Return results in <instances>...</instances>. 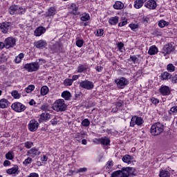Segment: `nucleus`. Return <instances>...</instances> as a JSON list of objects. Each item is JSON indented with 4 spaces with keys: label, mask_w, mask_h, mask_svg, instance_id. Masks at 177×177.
Returning a JSON list of instances; mask_svg holds the SVG:
<instances>
[{
    "label": "nucleus",
    "mask_w": 177,
    "mask_h": 177,
    "mask_svg": "<svg viewBox=\"0 0 177 177\" xmlns=\"http://www.w3.org/2000/svg\"><path fill=\"white\" fill-rule=\"evenodd\" d=\"M129 175H135L133 167H124L121 170L114 171L111 177H129Z\"/></svg>",
    "instance_id": "obj_1"
},
{
    "label": "nucleus",
    "mask_w": 177,
    "mask_h": 177,
    "mask_svg": "<svg viewBox=\"0 0 177 177\" xmlns=\"http://www.w3.org/2000/svg\"><path fill=\"white\" fill-rule=\"evenodd\" d=\"M150 132L153 136H157L164 132V126L161 123H156L151 126Z\"/></svg>",
    "instance_id": "obj_2"
},
{
    "label": "nucleus",
    "mask_w": 177,
    "mask_h": 177,
    "mask_svg": "<svg viewBox=\"0 0 177 177\" xmlns=\"http://www.w3.org/2000/svg\"><path fill=\"white\" fill-rule=\"evenodd\" d=\"M66 107H67V104H66L63 99L56 100L53 104V110L55 111H64Z\"/></svg>",
    "instance_id": "obj_3"
},
{
    "label": "nucleus",
    "mask_w": 177,
    "mask_h": 177,
    "mask_svg": "<svg viewBox=\"0 0 177 177\" xmlns=\"http://www.w3.org/2000/svg\"><path fill=\"white\" fill-rule=\"evenodd\" d=\"M78 84L80 88H82V89H86V91H92V89L95 88V84H93V82L88 80L78 82Z\"/></svg>",
    "instance_id": "obj_4"
},
{
    "label": "nucleus",
    "mask_w": 177,
    "mask_h": 177,
    "mask_svg": "<svg viewBox=\"0 0 177 177\" xmlns=\"http://www.w3.org/2000/svg\"><path fill=\"white\" fill-rule=\"evenodd\" d=\"M25 70H27L28 73H32L34 71H38L39 70V64L38 62H32L30 64H26L24 65Z\"/></svg>",
    "instance_id": "obj_5"
},
{
    "label": "nucleus",
    "mask_w": 177,
    "mask_h": 177,
    "mask_svg": "<svg viewBox=\"0 0 177 177\" xmlns=\"http://www.w3.org/2000/svg\"><path fill=\"white\" fill-rule=\"evenodd\" d=\"M12 22H2L0 24V31L2 34H8L12 30Z\"/></svg>",
    "instance_id": "obj_6"
},
{
    "label": "nucleus",
    "mask_w": 177,
    "mask_h": 177,
    "mask_svg": "<svg viewBox=\"0 0 177 177\" xmlns=\"http://www.w3.org/2000/svg\"><path fill=\"white\" fill-rule=\"evenodd\" d=\"M115 83L119 89H124L128 85V80L125 77H120L115 80Z\"/></svg>",
    "instance_id": "obj_7"
},
{
    "label": "nucleus",
    "mask_w": 177,
    "mask_h": 177,
    "mask_svg": "<svg viewBox=\"0 0 177 177\" xmlns=\"http://www.w3.org/2000/svg\"><path fill=\"white\" fill-rule=\"evenodd\" d=\"M16 42H17V39L13 37H7L5 39L6 48L9 49L10 48H13L16 45Z\"/></svg>",
    "instance_id": "obj_8"
},
{
    "label": "nucleus",
    "mask_w": 177,
    "mask_h": 177,
    "mask_svg": "<svg viewBox=\"0 0 177 177\" xmlns=\"http://www.w3.org/2000/svg\"><path fill=\"white\" fill-rule=\"evenodd\" d=\"M11 108L17 113H22L26 110V106L20 102H15L11 105Z\"/></svg>",
    "instance_id": "obj_9"
},
{
    "label": "nucleus",
    "mask_w": 177,
    "mask_h": 177,
    "mask_svg": "<svg viewBox=\"0 0 177 177\" xmlns=\"http://www.w3.org/2000/svg\"><path fill=\"white\" fill-rule=\"evenodd\" d=\"M175 48L172 46L171 44H167L165 45L162 49L161 53L164 55V56H167V55H169L174 50Z\"/></svg>",
    "instance_id": "obj_10"
},
{
    "label": "nucleus",
    "mask_w": 177,
    "mask_h": 177,
    "mask_svg": "<svg viewBox=\"0 0 177 177\" xmlns=\"http://www.w3.org/2000/svg\"><path fill=\"white\" fill-rule=\"evenodd\" d=\"M143 124V119L140 117L133 116L131 118L130 122V127H134L136 125H142Z\"/></svg>",
    "instance_id": "obj_11"
},
{
    "label": "nucleus",
    "mask_w": 177,
    "mask_h": 177,
    "mask_svg": "<svg viewBox=\"0 0 177 177\" xmlns=\"http://www.w3.org/2000/svg\"><path fill=\"white\" fill-rule=\"evenodd\" d=\"M38 127H39V123L35 120H30L28 124V129L30 132H35L38 129Z\"/></svg>",
    "instance_id": "obj_12"
},
{
    "label": "nucleus",
    "mask_w": 177,
    "mask_h": 177,
    "mask_svg": "<svg viewBox=\"0 0 177 177\" xmlns=\"http://www.w3.org/2000/svg\"><path fill=\"white\" fill-rule=\"evenodd\" d=\"M159 91L163 96H167L171 93V88L168 86H161Z\"/></svg>",
    "instance_id": "obj_13"
},
{
    "label": "nucleus",
    "mask_w": 177,
    "mask_h": 177,
    "mask_svg": "<svg viewBox=\"0 0 177 177\" xmlns=\"http://www.w3.org/2000/svg\"><path fill=\"white\" fill-rule=\"evenodd\" d=\"M35 46L37 49H42V48H46L48 46V43L45 40L41 39L35 42Z\"/></svg>",
    "instance_id": "obj_14"
},
{
    "label": "nucleus",
    "mask_w": 177,
    "mask_h": 177,
    "mask_svg": "<svg viewBox=\"0 0 177 177\" xmlns=\"http://www.w3.org/2000/svg\"><path fill=\"white\" fill-rule=\"evenodd\" d=\"M68 9L71 15H74L75 16L77 15H80V13H78V7L77 6V5H75V3H72L69 6Z\"/></svg>",
    "instance_id": "obj_15"
},
{
    "label": "nucleus",
    "mask_w": 177,
    "mask_h": 177,
    "mask_svg": "<svg viewBox=\"0 0 177 177\" xmlns=\"http://www.w3.org/2000/svg\"><path fill=\"white\" fill-rule=\"evenodd\" d=\"M145 6L148 9H156L157 8V3L154 0H149L145 4Z\"/></svg>",
    "instance_id": "obj_16"
},
{
    "label": "nucleus",
    "mask_w": 177,
    "mask_h": 177,
    "mask_svg": "<svg viewBox=\"0 0 177 177\" xmlns=\"http://www.w3.org/2000/svg\"><path fill=\"white\" fill-rule=\"evenodd\" d=\"M28 154H30L31 157H35L37 156H39L41 154V151H39V149L37 148H32L28 151L27 152Z\"/></svg>",
    "instance_id": "obj_17"
},
{
    "label": "nucleus",
    "mask_w": 177,
    "mask_h": 177,
    "mask_svg": "<svg viewBox=\"0 0 177 177\" xmlns=\"http://www.w3.org/2000/svg\"><path fill=\"white\" fill-rule=\"evenodd\" d=\"M46 31V29L45 28L40 26L38 27L35 30V37H41V34H44Z\"/></svg>",
    "instance_id": "obj_18"
},
{
    "label": "nucleus",
    "mask_w": 177,
    "mask_h": 177,
    "mask_svg": "<svg viewBox=\"0 0 177 177\" xmlns=\"http://www.w3.org/2000/svg\"><path fill=\"white\" fill-rule=\"evenodd\" d=\"M9 104H10V103L5 98L0 100V109H6L9 106Z\"/></svg>",
    "instance_id": "obj_19"
},
{
    "label": "nucleus",
    "mask_w": 177,
    "mask_h": 177,
    "mask_svg": "<svg viewBox=\"0 0 177 177\" xmlns=\"http://www.w3.org/2000/svg\"><path fill=\"white\" fill-rule=\"evenodd\" d=\"M123 162H125L126 164H131L132 161H133V158L130 155H124L122 158Z\"/></svg>",
    "instance_id": "obj_20"
},
{
    "label": "nucleus",
    "mask_w": 177,
    "mask_h": 177,
    "mask_svg": "<svg viewBox=\"0 0 177 177\" xmlns=\"http://www.w3.org/2000/svg\"><path fill=\"white\" fill-rule=\"evenodd\" d=\"M98 142L101 143V145H103L104 146H109V145H110V139L107 137L100 138L98 140Z\"/></svg>",
    "instance_id": "obj_21"
},
{
    "label": "nucleus",
    "mask_w": 177,
    "mask_h": 177,
    "mask_svg": "<svg viewBox=\"0 0 177 177\" xmlns=\"http://www.w3.org/2000/svg\"><path fill=\"white\" fill-rule=\"evenodd\" d=\"M158 53V48L156 46H152L149 48L148 54L151 56L153 55H157Z\"/></svg>",
    "instance_id": "obj_22"
},
{
    "label": "nucleus",
    "mask_w": 177,
    "mask_h": 177,
    "mask_svg": "<svg viewBox=\"0 0 177 177\" xmlns=\"http://www.w3.org/2000/svg\"><path fill=\"white\" fill-rule=\"evenodd\" d=\"M9 12L10 15H17L19 13V6H11L9 8Z\"/></svg>",
    "instance_id": "obj_23"
},
{
    "label": "nucleus",
    "mask_w": 177,
    "mask_h": 177,
    "mask_svg": "<svg viewBox=\"0 0 177 177\" xmlns=\"http://www.w3.org/2000/svg\"><path fill=\"white\" fill-rule=\"evenodd\" d=\"M146 1H147V0H137V1H136L134 3V8H136V9H140V8H142V6H143V4L145 3V2H146Z\"/></svg>",
    "instance_id": "obj_24"
},
{
    "label": "nucleus",
    "mask_w": 177,
    "mask_h": 177,
    "mask_svg": "<svg viewBox=\"0 0 177 177\" xmlns=\"http://www.w3.org/2000/svg\"><path fill=\"white\" fill-rule=\"evenodd\" d=\"M88 71V66L87 65H80L77 67V73H86Z\"/></svg>",
    "instance_id": "obj_25"
},
{
    "label": "nucleus",
    "mask_w": 177,
    "mask_h": 177,
    "mask_svg": "<svg viewBox=\"0 0 177 177\" xmlns=\"http://www.w3.org/2000/svg\"><path fill=\"white\" fill-rule=\"evenodd\" d=\"M40 120L41 121H48V120H50V114L48 113H43L40 115Z\"/></svg>",
    "instance_id": "obj_26"
},
{
    "label": "nucleus",
    "mask_w": 177,
    "mask_h": 177,
    "mask_svg": "<svg viewBox=\"0 0 177 177\" xmlns=\"http://www.w3.org/2000/svg\"><path fill=\"white\" fill-rule=\"evenodd\" d=\"M19 171V167L15 166L14 167H12L10 169H8L6 172L8 174V175H13L16 174Z\"/></svg>",
    "instance_id": "obj_27"
},
{
    "label": "nucleus",
    "mask_w": 177,
    "mask_h": 177,
    "mask_svg": "<svg viewBox=\"0 0 177 177\" xmlns=\"http://www.w3.org/2000/svg\"><path fill=\"white\" fill-rule=\"evenodd\" d=\"M62 97L65 100H70L71 99V93H70V91H64L62 93Z\"/></svg>",
    "instance_id": "obj_28"
},
{
    "label": "nucleus",
    "mask_w": 177,
    "mask_h": 177,
    "mask_svg": "<svg viewBox=\"0 0 177 177\" xmlns=\"http://www.w3.org/2000/svg\"><path fill=\"white\" fill-rule=\"evenodd\" d=\"M49 92V88L47 86H43L41 88V95L45 96V95H48V93Z\"/></svg>",
    "instance_id": "obj_29"
},
{
    "label": "nucleus",
    "mask_w": 177,
    "mask_h": 177,
    "mask_svg": "<svg viewBox=\"0 0 177 177\" xmlns=\"http://www.w3.org/2000/svg\"><path fill=\"white\" fill-rule=\"evenodd\" d=\"M120 18L118 17H111L109 20V23L111 24V26H114L118 23V19Z\"/></svg>",
    "instance_id": "obj_30"
},
{
    "label": "nucleus",
    "mask_w": 177,
    "mask_h": 177,
    "mask_svg": "<svg viewBox=\"0 0 177 177\" xmlns=\"http://www.w3.org/2000/svg\"><path fill=\"white\" fill-rule=\"evenodd\" d=\"M114 9L117 10L122 9L124 8V4L121 1H116L115 3L113 5Z\"/></svg>",
    "instance_id": "obj_31"
},
{
    "label": "nucleus",
    "mask_w": 177,
    "mask_h": 177,
    "mask_svg": "<svg viewBox=\"0 0 177 177\" xmlns=\"http://www.w3.org/2000/svg\"><path fill=\"white\" fill-rule=\"evenodd\" d=\"M161 77L163 80H169L172 77V75L168 72H164L161 74Z\"/></svg>",
    "instance_id": "obj_32"
},
{
    "label": "nucleus",
    "mask_w": 177,
    "mask_h": 177,
    "mask_svg": "<svg viewBox=\"0 0 177 177\" xmlns=\"http://www.w3.org/2000/svg\"><path fill=\"white\" fill-rule=\"evenodd\" d=\"M159 176L160 177H169L170 174L168 170H161L159 173Z\"/></svg>",
    "instance_id": "obj_33"
},
{
    "label": "nucleus",
    "mask_w": 177,
    "mask_h": 177,
    "mask_svg": "<svg viewBox=\"0 0 177 177\" xmlns=\"http://www.w3.org/2000/svg\"><path fill=\"white\" fill-rule=\"evenodd\" d=\"M11 95L14 99H20L21 97V94L19 93L17 91H12Z\"/></svg>",
    "instance_id": "obj_34"
},
{
    "label": "nucleus",
    "mask_w": 177,
    "mask_h": 177,
    "mask_svg": "<svg viewBox=\"0 0 177 177\" xmlns=\"http://www.w3.org/2000/svg\"><path fill=\"white\" fill-rule=\"evenodd\" d=\"M73 82L72 79L66 78L64 81V85H65V86H71L73 85Z\"/></svg>",
    "instance_id": "obj_35"
},
{
    "label": "nucleus",
    "mask_w": 177,
    "mask_h": 177,
    "mask_svg": "<svg viewBox=\"0 0 177 177\" xmlns=\"http://www.w3.org/2000/svg\"><path fill=\"white\" fill-rule=\"evenodd\" d=\"M56 15V9L53 7H51L48 9L47 16H54Z\"/></svg>",
    "instance_id": "obj_36"
},
{
    "label": "nucleus",
    "mask_w": 177,
    "mask_h": 177,
    "mask_svg": "<svg viewBox=\"0 0 177 177\" xmlns=\"http://www.w3.org/2000/svg\"><path fill=\"white\" fill-rule=\"evenodd\" d=\"M80 19H81L82 21H88V20H89V19H91V17L89 16V14L84 13V14H82Z\"/></svg>",
    "instance_id": "obj_37"
},
{
    "label": "nucleus",
    "mask_w": 177,
    "mask_h": 177,
    "mask_svg": "<svg viewBox=\"0 0 177 177\" xmlns=\"http://www.w3.org/2000/svg\"><path fill=\"white\" fill-rule=\"evenodd\" d=\"M34 89H35V86L29 85L27 88H25V91L26 92V93H31V92H32Z\"/></svg>",
    "instance_id": "obj_38"
},
{
    "label": "nucleus",
    "mask_w": 177,
    "mask_h": 177,
    "mask_svg": "<svg viewBox=\"0 0 177 177\" xmlns=\"http://www.w3.org/2000/svg\"><path fill=\"white\" fill-rule=\"evenodd\" d=\"M82 127H89L91 125V122L88 119H84L82 121Z\"/></svg>",
    "instance_id": "obj_39"
},
{
    "label": "nucleus",
    "mask_w": 177,
    "mask_h": 177,
    "mask_svg": "<svg viewBox=\"0 0 177 177\" xmlns=\"http://www.w3.org/2000/svg\"><path fill=\"white\" fill-rule=\"evenodd\" d=\"M24 145V147H26V149H31V147L34 146V143L31 141L26 142Z\"/></svg>",
    "instance_id": "obj_40"
},
{
    "label": "nucleus",
    "mask_w": 177,
    "mask_h": 177,
    "mask_svg": "<svg viewBox=\"0 0 177 177\" xmlns=\"http://www.w3.org/2000/svg\"><path fill=\"white\" fill-rule=\"evenodd\" d=\"M166 26H168V24L164 20H160L158 23V26L160 27V28H164Z\"/></svg>",
    "instance_id": "obj_41"
},
{
    "label": "nucleus",
    "mask_w": 177,
    "mask_h": 177,
    "mask_svg": "<svg viewBox=\"0 0 177 177\" xmlns=\"http://www.w3.org/2000/svg\"><path fill=\"white\" fill-rule=\"evenodd\" d=\"M177 113V106H172L171 109L169 111V114L171 115V114H176Z\"/></svg>",
    "instance_id": "obj_42"
},
{
    "label": "nucleus",
    "mask_w": 177,
    "mask_h": 177,
    "mask_svg": "<svg viewBox=\"0 0 177 177\" xmlns=\"http://www.w3.org/2000/svg\"><path fill=\"white\" fill-rule=\"evenodd\" d=\"M167 70L170 73H174V71H175V66H174V64H168L167 65Z\"/></svg>",
    "instance_id": "obj_43"
},
{
    "label": "nucleus",
    "mask_w": 177,
    "mask_h": 177,
    "mask_svg": "<svg viewBox=\"0 0 177 177\" xmlns=\"http://www.w3.org/2000/svg\"><path fill=\"white\" fill-rule=\"evenodd\" d=\"M41 110H43V111H49V110H50V108L48 104H43L41 106Z\"/></svg>",
    "instance_id": "obj_44"
},
{
    "label": "nucleus",
    "mask_w": 177,
    "mask_h": 177,
    "mask_svg": "<svg viewBox=\"0 0 177 177\" xmlns=\"http://www.w3.org/2000/svg\"><path fill=\"white\" fill-rule=\"evenodd\" d=\"M6 158L7 160H13V152L9 151L6 154Z\"/></svg>",
    "instance_id": "obj_45"
},
{
    "label": "nucleus",
    "mask_w": 177,
    "mask_h": 177,
    "mask_svg": "<svg viewBox=\"0 0 177 177\" xmlns=\"http://www.w3.org/2000/svg\"><path fill=\"white\" fill-rule=\"evenodd\" d=\"M32 162V158L28 157V158H26V159L24 161L23 164H24V165H28V164H31Z\"/></svg>",
    "instance_id": "obj_46"
},
{
    "label": "nucleus",
    "mask_w": 177,
    "mask_h": 177,
    "mask_svg": "<svg viewBox=\"0 0 177 177\" xmlns=\"http://www.w3.org/2000/svg\"><path fill=\"white\" fill-rule=\"evenodd\" d=\"M86 171H88V169L86 167L80 168L76 171V174H84V173L86 172Z\"/></svg>",
    "instance_id": "obj_47"
},
{
    "label": "nucleus",
    "mask_w": 177,
    "mask_h": 177,
    "mask_svg": "<svg viewBox=\"0 0 177 177\" xmlns=\"http://www.w3.org/2000/svg\"><path fill=\"white\" fill-rule=\"evenodd\" d=\"M76 45H77V46H78V48H82V46L84 45V40H82V39L77 40Z\"/></svg>",
    "instance_id": "obj_48"
},
{
    "label": "nucleus",
    "mask_w": 177,
    "mask_h": 177,
    "mask_svg": "<svg viewBox=\"0 0 177 177\" xmlns=\"http://www.w3.org/2000/svg\"><path fill=\"white\" fill-rule=\"evenodd\" d=\"M18 10L17 15H24V13H26V9H24L21 7H18Z\"/></svg>",
    "instance_id": "obj_49"
},
{
    "label": "nucleus",
    "mask_w": 177,
    "mask_h": 177,
    "mask_svg": "<svg viewBox=\"0 0 177 177\" xmlns=\"http://www.w3.org/2000/svg\"><path fill=\"white\" fill-rule=\"evenodd\" d=\"M103 34H104V32L103 29H98L97 30L96 36L97 37H102V35H103Z\"/></svg>",
    "instance_id": "obj_50"
},
{
    "label": "nucleus",
    "mask_w": 177,
    "mask_h": 177,
    "mask_svg": "<svg viewBox=\"0 0 177 177\" xmlns=\"http://www.w3.org/2000/svg\"><path fill=\"white\" fill-rule=\"evenodd\" d=\"M95 70L97 73H102L103 71V67L102 66H97L95 67Z\"/></svg>",
    "instance_id": "obj_51"
},
{
    "label": "nucleus",
    "mask_w": 177,
    "mask_h": 177,
    "mask_svg": "<svg viewBox=\"0 0 177 177\" xmlns=\"http://www.w3.org/2000/svg\"><path fill=\"white\" fill-rule=\"evenodd\" d=\"M129 27L131 28V30H136V28H138V24H131Z\"/></svg>",
    "instance_id": "obj_52"
},
{
    "label": "nucleus",
    "mask_w": 177,
    "mask_h": 177,
    "mask_svg": "<svg viewBox=\"0 0 177 177\" xmlns=\"http://www.w3.org/2000/svg\"><path fill=\"white\" fill-rule=\"evenodd\" d=\"M151 102L153 104H158L160 103V101L157 98H151Z\"/></svg>",
    "instance_id": "obj_53"
},
{
    "label": "nucleus",
    "mask_w": 177,
    "mask_h": 177,
    "mask_svg": "<svg viewBox=\"0 0 177 177\" xmlns=\"http://www.w3.org/2000/svg\"><path fill=\"white\" fill-rule=\"evenodd\" d=\"M171 82L173 84H177V75L172 77Z\"/></svg>",
    "instance_id": "obj_54"
},
{
    "label": "nucleus",
    "mask_w": 177,
    "mask_h": 177,
    "mask_svg": "<svg viewBox=\"0 0 177 177\" xmlns=\"http://www.w3.org/2000/svg\"><path fill=\"white\" fill-rule=\"evenodd\" d=\"M80 78V75H74L72 76V80H73V82H74V81H77V80H78Z\"/></svg>",
    "instance_id": "obj_55"
},
{
    "label": "nucleus",
    "mask_w": 177,
    "mask_h": 177,
    "mask_svg": "<svg viewBox=\"0 0 177 177\" xmlns=\"http://www.w3.org/2000/svg\"><path fill=\"white\" fill-rule=\"evenodd\" d=\"M118 48L119 50H121V49H122V48H124L123 43L122 42L118 43Z\"/></svg>",
    "instance_id": "obj_56"
},
{
    "label": "nucleus",
    "mask_w": 177,
    "mask_h": 177,
    "mask_svg": "<svg viewBox=\"0 0 177 177\" xmlns=\"http://www.w3.org/2000/svg\"><path fill=\"white\" fill-rule=\"evenodd\" d=\"M130 59L133 63H135L136 60H138V57L136 55L131 56Z\"/></svg>",
    "instance_id": "obj_57"
},
{
    "label": "nucleus",
    "mask_w": 177,
    "mask_h": 177,
    "mask_svg": "<svg viewBox=\"0 0 177 177\" xmlns=\"http://www.w3.org/2000/svg\"><path fill=\"white\" fill-rule=\"evenodd\" d=\"M127 23V21H123L122 22H120L118 24V26L119 27H124V26H126Z\"/></svg>",
    "instance_id": "obj_58"
},
{
    "label": "nucleus",
    "mask_w": 177,
    "mask_h": 177,
    "mask_svg": "<svg viewBox=\"0 0 177 177\" xmlns=\"http://www.w3.org/2000/svg\"><path fill=\"white\" fill-rule=\"evenodd\" d=\"M3 48H6V44L3 42H0V49H3Z\"/></svg>",
    "instance_id": "obj_59"
},
{
    "label": "nucleus",
    "mask_w": 177,
    "mask_h": 177,
    "mask_svg": "<svg viewBox=\"0 0 177 177\" xmlns=\"http://www.w3.org/2000/svg\"><path fill=\"white\" fill-rule=\"evenodd\" d=\"M4 167H9L10 165V161L9 160H5L3 162Z\"/></svg>",
    "instance_id": "obj_60"
},
{
    "label": "nucleus",
    "mask_w": 177,
    "mask_h": 177,
    "mask_svg": "<svg viewBox=\"0 0 177 177\" xmlns=\"http://www.w3.org/2000/svg\"><path fill=\"white\" fill-rule=\"evenodd\" d=\"M118 110H120V109L115 106H114V107L112 109L111 112H112V113H117V112L118 111Z\"/></svg>",
    "instance_id": "obj_61"
},
{
    "label": "nucleus",
    "mask_w": 177,
    "mask_h": 177,
    "mask_svg": "<svg viewBox=\"0 0 177 177\" xmlns=\"http://www.w3.org/2000/svg\"><path fill=\"white\" fill-rule=\"evenodd\" d=\"M115 106H116L117 107H118L120 109V107H121V106H122V102H118L115 104Z\"/></svg>",
    "instance_id": "obj_62"
},
{
    "label": "nucleus",
    "mask_w": 177,
    "mask_h": 177,
    "mask_svg": "<svg viewBox=\"0 0 177 177\" xmlns=\"http://www.w3.org/2000/svg\"><path fill=\"white\" fill-rule=\"evenodd\" d=\"M41 161H44V162L48 161V157H46V156L44 155L41 158Z\"/></svg>",
    "instance_id": "obj_63"
},
{
    "label": "nucleus",
    "mask_w": 177,
    "mask_h": 177,
    "mask_svg": "<svg viewBox=\"0 0 177 177\" xmlns=\"http://www.w3.org/2000/svg\"><path fill=\"white\" fill-rule=\"evenodd\" d=\"M29 177H39L38 174L37 173H31Z\"/></svg>",
    "instance_id": "obj_64"
}]
</instances>
